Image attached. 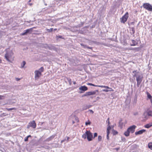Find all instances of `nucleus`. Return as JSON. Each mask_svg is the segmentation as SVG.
I'll return each instance as SVG.
<instances>
[{
  "label": "nucleus",
  "mask_w": 152,
  "mask_h": 152,
  "mask_svg": "<svg viewBox=\"0 0 152 152\" xmlns=\"http://www.w3.org/2000/svg\"><path fill=\"white\" fill-rule=\"evenodd\" d=\"M133 73L134 74L133 77H136L137 82V85L138 87L142 81V77L140 75L139 72H137L136 71H133Z\"/></svg>",
  "instance_id": "obj_1"
},
{
  "label": "nucleus",
  "mask_w": 152,
  "mask_h": 152,
  "mask_svg": "<svg viewBox=\"0 0 152 152\" xmlns=\"http://www.w3.org/2000/svg\"><path fill=\"white\" fill-rule=\"evenodd\" d=\"M9 50V49L8 48L6 50L7 52L5 54V57L8 61L11 62L13 60V57L12 56L13 55V53L11 50L8 52Z\"/></svg>",
  "instance_id": "obj_2"
},
{
  "label": "nucleus",
  "mask_w": 152,
  "mask_h": 152,
  "mask_svg": "<svg viewBox=\"0 0 152 152\" xmlns=\"http://www.w3.org/2000/svg\"><path fill=\"white\" fill-rule=\"evenodd\" d=\"M82 137L84 139H86L87 137L89 141H91L93 138L92 134L90 131H88L82 135Z\"/></svg>",
  "instance_id": "obj_3"
},
{
  "label": "nucleus",
  "mask_w": 152,
  "mask_h": 152,
  "mask_svg": "<svg viewBox=\"0 0 152 152\" xmlns=\"http://www.w3.org/2000/svg\"><path fill=\"white\" fill-rule=\"evenodd\" d=\"M129 17V13L128 12H126L125 14L121 18V22L124 23L126 21Z\"/></svg>",
  "instance_id": "obj_4"
},
{
  "label": "nucleus",
  "mask_w": 152,
  "mask_h": 152,
  "mask_svg": "<svg viewBox=\"0 0 152 152\" xmlns=\"http://www.w3.org/2000/svg\"><path fill=\"white\" fill-rule=\"evenodd\" d=\"M143 7L144 8L149 11H152V6L148 3L144 4Z\"/></svg>",
  "instance_id": "obj_5"
},
{
  "label": "nucleus",
  "mask_w": 152,
  "mask_h": 152,
  "mask_svg": "<svg viewBox=\"0 0 152 152\" xmlns=\"http://www.w3.org/2000/svg\"><path fill=\"white\" fill-rule=\"evenodd\" d=\"M36 124L35 123V121H33L29 123L28 124L27 126V128H29L30 127H31L35 129L36 128Z\"/></svg>",
  "instance_id": "obj_6"
},
{
  "label": "nucleus",
  "mask_w": 152,
  "mask_h": 152,
  "mask_svg": "<svg viewBox=\"0 0 152 152\" xmlns=\"http://www.w3.org/2000/svg\"><path fill=\"white\" fill-rule=\"evenodd\" d=\"M79 90L81 91L79 92V93L80 94H81L87 90L88 88L86 86H81V87H79Z\"/></svg>",
  "instance_id": "obj_7"
},
{
  "label": "nucleus",
  "mask_w": 152,
  "mask_h": 152,
  "mask_svg": "<svg viewBox=\"0 0 152 152\" xmlns=\"http://www.w3.org/2000/svg\"><path fill=\"white\" fill-rule=\"evenodd\" d=\"M35 78L36 80L39 79V77L42 74L39 71L36 70L34 72Z\"/></svg>",
  "instance_id": "obj_8"
},
{
  "label": "nucleus",
  "mask_w": 152,
  "mask_h": 152,
  "mask_svg": "<svg viewBox=\"0 0 152 152\" xmlns=\"http://www.w3.org/2000/svg\"><path fill=\"white\" fill-rule=\"evenodd\" d=\"M136 126L135 125H132L128 128L127 129L129 131L130 133H133L135 131V129Z\"/></svg>",
  "instance_id": "obj_9"
},
{
  "label": "nucleus",
  "mask_w": 152,
  "mask_h": 152,
  "mask_svg": "<svg viewBox=\"0 0 152 152\" xmlns=\"http://www.w3.org/2000/svg\"><path fill=\"white\" fill-rule=\"evenodd\" d=\"M32 30V28L27 29L23 31V32L22 34V35H25L28 33H31V31Z\"/></svg>",
  "instance_id": "obj_10"
},
{
  "label": "nucleus",
  "mask_w": 152,
  "mask_h": 152,
  "mask_svg": "<svg viewBox=\"0 0 152 152\" xmlns=\"http://www.w3.org/2000/svg\"><path fill=\"white\" fill-rule=\"evenodd\" d=\"M96 93V91H89L86 92L83 95V96H89L90 95H94Z\"/></svg>",
  "instance_id": "obj_11"
},
{
  "label": "nucleus",
  "mask_w": 152,
  "mask_h": 152,
  "mask_svg": "<svg viewBox=\"0 0 152 152\" xmlns=\"http://www.w3.org/2000/svg\"><path fill=\"white\" fill-rule=\"evenodd\" d=\"M56 136V134L52 135L45 140L44 142H49V141H52Z\"/></svg>",
  "instance_id": "obj_12"
},
{
  "label": "nucleus",
  "mask_w": 152,
  "mask_h": 152,
  "mask_svg": "<svg viewBox=\"0 0 152 152\" xmlns=\"http://www.w3.org/2000/svg\"><path fill=\"white\" fill-rule=\"evenodd\" d=\"M145 131V129H142L138 131V132H135V135H138V134H142Z\"/></svg>",
  "instance_id": "obj_13"
},
{
  "label": "nucleus",
  "mask_w": 152,
  "mask_h": 152,
  "mask_svg": "<svg viewBox=\"0 0 152 152\" xmlns=\"http://www.w3.org/2000/svg\"><path fill=\"white\" fill-rule=\"evenodd\" d=\"M149 116L147 112H145L143 115V118H145V119H147L149 117Z\"/></svg>",
  "instance_id": "obj_14"
},
{
  "label": "nucleus",
  "mask_w": 152,
  "mask_h": 152,
  "mask_svg": "<svg viewBox=\"0 0 152 152\" xmlns=\"http://www.w3.org/2000/svg\"><path fill=\"white\" fill-rule=\"evenodd\" d=\"M91 107V105H86L84 106V107L83 108V110H86L87 109H88L90 108Z\"/></svg>",
  "instance_id": "obj_15"
},
{
  "label": "nucleus",
  "mask_w": 152,
  "mask_h": 152,
  "mask_svg": "<svg viewBox=\"0 0 152 152\" xmlns=\"http://www.w3.org/2000/svg\"><path fill=\"white\" fill-rule=\"evenodd\" d=\"M108 89H109V90H107V89H103L102 91L105 92H107L108 91H113V90L112 89L110 88H108Z\"/></svg>",
  "instance_id": "obj_16"
},
{
  "label": "nucleus",
  "mask_w": 152,
  "mask_h": 152,
  "mask_svg": "<svg viewBox=\"0 0 152 152\" xmlns=\"http://www.w3.org/2000/svg\"><path fill=\"white\" fill-rule=\"evenodd\" d=\"M152 126V124H147L145 126V127L147 128H149Z\"/></svg>",
  "instance_id": "obj_17"
},
{
  "label": "nucleus",
  "mask_w": 152,
  "mask_h": 152,
  "mask_svg": "<svg viewBox=\"0 0 152 152\" xmlns=\"http://www.w3.org/2000/svg\"><path fill=\"white\" fill-rule=\"evenodd\" d=\"M129 131L127 129V131L124 132V134L126 136L128 137L129 135Z\"/></svg>",
  "instance_id": "obj_18"
},
{
  "label": "nucleus",
  "mask_w": 152,
  "mask_h": 152,
  "mask_svg": "<svg viewBox=\"0 0 152 152\" xmlns=\"http://www.w3.org/2000/svg\"><path fill=\"white\" fill-rule=\"evenodd\" d=\"M26 64V62L24 61H23L21 64V68H24V66Z\"/></svg>",
  "instance_id": "obj_19"
},
{
  "label": "nucleus",
  "mask_w": 152,
  "mask_h": 152,
  "mask_svg": "<svg viewBox=\"0 0 152 152\" xmlns=\"http://www.w3.org/2000/svg\"><path fill=\"white\" fill-rule=\"evenodd\" d=\"M148 146L149 148L152 150V142L149 143L148 144Z\"/></svg>",
  "instance_id": "obj_20"
},
{
  "label": "nucleus",
  "mask_w": 152,
  "mask_h": 152,
  "mask_svg": "<svg viewBox=\"0 0 152 152\" xmlns=\"http://www.w3.org/2000/svg\"><path fill=\"white\" fill-rule=\"evenodd\" d=\"M107 126L108 127L107 129V132H108L109 133H110V131L111 129L110 126V125H107Z\"/></svg>",
  "instance_id": "obj_21"
},
{
  "label": "nucleus",
  "mask_w": 152,
  "mask_h": 152,
  "mask_svg": "<svg viewBox=\"0 0 152 152\" xmlns=\"http://www.w3.org/2000/svg\"><path fill=\"white\" fill-rule=\"evenodd\" d=\"M98 86L99 87L105 88H110V87L108 86Z\"/></svg>",
  "instance_id": "obj_22"
},
{
  "label": "nucleus",
  "mask_w": 152,
  "mask_h": 152,
  "mask_svg": "<svg viewBox=\"0 0 152 152\" xmlns=\"http://www.w3.org/2000/svg\"><path fill=\"white\" fill-rule=\"evenodd\" d=\"M119 125L121 128H122L123 125V123L122 122V120H121L119 122Z\"/></svg>",
  "instance_id": "obj_23"
},
{
  "label": "nucleus",
  "mask_w": 152,
  "mask_h": 152,
  "mask_svg": "<svg viewBox=\"0 0 152 152\" xmlns=\"http://www.w3.org/2000/svg\"><path fill=\"white\" fill-rule=\"evenodd\" d=\"M132 44H131V46H134L136 45V44L135 43V41L134 40H132Z\"/></svg>",
  "instance_id": "obj_24"
},
{
  "label": "nucleus",
  "mask_w": 152,
  "mask_h": 152,
  "mask_svg": "<svg viewBox=\"0 0 152 152\" xmlns=\"http://www.w3.org/2000/svg\"><path fill=\"white\" fill-rule=\"evenodd\" d=\"M16 108L15 107H13L11 108H7L6 110L8 111L12 110H16Z\"/></svg>",
  "instance_id": "obj_25"
},
{
  "label": "nucleus",
  "mask_w": 152,
  "mask_h": 152,
  "mask_svg": "<svg viewBox=\"0 0 152 152\" xmlns=\"http://www.w3.org/2000/svg\"><path fill=\"white\" fill-rule=\"evenodd\" d=\"M29 137H31V136L30 135L28 136L27 137L25 138L24 141L25 142L27 141L28 140V138Z\"/></svg>",
  "instance_id": "obj_26"
},
{
  "label": "nucleus",
  "mask_w": 152,
  "mask_h": 152,
  "mask_svg": "<svg viewBox=\"0 0 152 152\" xmlns=\"http://www.w3.org/2000/svg\"><path fill=\"white\" fill-rule=\"evenodd\" d=\"M67 80L68 81L70 85H71L72 83L71 79L70 78H67Z\"/></svg>",
  "instance_id": "obj_27"
},
{
  "label": "nucleus",
  "mask_w": 152,
  "mask_h": 152,
  "mask_svg": "<svg viewBox=\"0 0 152 152\" xmlns=\"http://www.w3.org/2000/svg\"><path fill=\"white\" fill-rule=\"evenodd\" d=\"M147 96L148 98H149L151 99V100H152L151 99V95L148 93H147Z\"/></svg>",
  "instance_id": "obj_28"
},
{
  "label": "nucleus",
  "mask_w": 152,
  "mask_h": 152,
  "mask_svg": "<svg viewBox=\"0 0 152 152\" xmlns=\"http://www.w3.org/2000/svg\"><path fill=\"white\" fill-rule=\"evenodd\" d=\"M38 71H39V72H41V73L43 72L44 71V68L43 67H41Z\"/></svg>",
  "instance_id": "obj_29"
},
{
  "label": "nucleus",
  "mask_w": 152,
  "mask_h": 152,
  "mask_svg": "<svg viewBox=\"0 0 152 152\" xmlns=\"http://www.w3.org/2000/svg\"><path fill=\"white\" fill-rule=\"evenodd\" d=\"M102 137L101 136L99 135L98 137V140L99 141H101L102 140Z\"/></svg>",
  "instance_id": "obj_30"
},
{
  "label": "nucleus",
  "mask_w": 152,
  "mask_h": 152,
  "mask_svg": "<svg viewBox=\"0 0 152 152\" xmlns=\"http://www.w3.org/2000/svg\"><path fill=\"white\" fill-rule=\"evenodd\" d=\"M113 133L114 135H115L118 133V132L115 130H113Z\"/></svg>",
  "instance_id": "obj_31"
},
{
  "label": "nucleus",
  "mask_w": 152,
  "mask_h": 152,
  "mask_svg": "<svg viewBox=\"0 0 152 152\" xmlns=\"http://www.w3.org/2000/svg\"><path fill=\"white\" fill-rule=\"evenodd\" d=\"M88 85H90V86H98L95 85L94 84L91 83H88Z\"/></svg>",
  "instance_id": "obj_32"
},
{
  "label": "nucleus",
  "mask_w": 152,
  "mask_h": 152,
  "mask_svg": "<svg viewBox=\"0 0 152 152\" xmlns=\"http://www.w3.org/2000/svg\"><path fill=\"white\" fill-rule=\"evenodd\" d=\"M53 28H51L50 29H47V31H48V32H51L53 31Z\"/></svg>",
  "instance_id": "obj_33"
},
{
  "label": "nucleus",
  "mask_w": 152,
  "mask_h": 152,
  "mask_svg": "<svg viewBox=\"0 0 152 152\" xmlns=\"http://www.w3.org/2000/svg\"><path fill=\"white\" fill-rule=\"evenodd\" d=\"M106 122L108 123L107 125H110V122L109 121V118H107L106 121Z\"/></svg>",
  "instance_id": "obj_34"
},
{
  "label": "nucleus",
  "mask_w": 152,
  "mask_h": 152,
  "mask_svg": "<svg viewBox=\"0 0 152 152\" xmlns=\"http://www.w3.org/2000/svg\"><path fill=\"white\" fill-rule=\"evenodd\" d=\"M110 133H109L108 132H107V140H109V134Z\"/></svg>",
  "instance_id": "obj_35"
},
{
  "label": "nucleus",
  "mask_w": 152,
  "mask_h": 152,
  "mask_svg": "<svg viewBox=\"0 0 152 152\" xmlns=\"http://www.w3.org/2000/svg\"><path fill=\"white\" fill-rule=\"evenodd\" d=\"M97 135V134L96 133H95L94 134V137L93 138H94L95 137H96Z\"/></svg>",
  "instance_id": "obj_36"
},
{
  "label": "nucleus",
  "mask_w": 152,
  "mask_h": 152,
  "mask_svg": "<svg viewBox=\"0 0 152 152\" xmlns=\"http://www.w3.org/2000/svg\"><path fill=\"white\" fill-rule=\"evenodd\" d=\"M91 124V123L90 122H86L85 123V124L86 125H90Z\"/></svg>",
  "instance_id": "obj_37"
},
{
  "label": "nucleus",
  "mask_w": 152,
  "mask_h": 152,
  "mask_svg": "<svg viewBox=\"0 0 152 152\" xmlns=\"http://www.w3.org/2000/svg\"><path fill=\"white\" fill-rule=\"evenodd\" d=\"M132 31L133 32V33H134L135 32V30H134V28H132Z\"/></svg>",
  "instance_id": "obj_38"
},
{
  "label": "nucleus",
  "mask_w": 152,
  "mask_h": 152,
  "mask_svg": "<svg viewBox=\"0 0 152 152\" xmlns=\"http://www.w3.org/2000/svg\"><path fill=\"white\" fill-rule=\"evenodd\" d=\"M89 111L91 113H92V114L93 113H94V112L93 111L91 110H89Z\"/></svg>",
  "instance_id": "obj_39"
},
{
  "label": "nucleus",
  "mask_w": 152,
  "mask_h": 152,
  "mask_svg": "<svg viewBox=\"0 0 152 152\" xmlns=\"http://www.w3.org/2000/svg\"><path fill=\"white\" fill-rule=\"evenodd\" d=\"M66 141V139H64V140H62L61 141V143H62L63 142H64L65 141Z\"/></svg>",
  "instance_id": "obj_40"
},
{
  "label": "nucleus",
  "mask_w": 152,
  "mask_h": 152,
  "mask_svg": "<svg viewBox=\"0 0 152 152\" xmlns=\"http://www.w3.org/2000/svg\"><path fill=\"white\" fill-rule=\"evenodd\" d=\"M67 137V139H66V141L67 142H68L69 141V137Z\"/></svg>",
  "instance_id": "obj_41"
},
{
  "label": "nucleus",
  "mask_w": 152,
  "mask_h": 152,
  "mask_svg": "<svg viewBox=\"0 0 152 152\" xmlns=\"http://www.w3.org/2000/svg\"><path fill=\"white\" fill-rule=\"evenodd\" d=\"M4 96L2 95H0V99H2V97H3Z\"/></svg>",
  "instance_id": "obj_42"
},
{
  "label": "nucleus",
  "mask_w": 152,
  "mask_h": 152,
  "mask_svg": "<svg viewBox=\"0 0 152 152\" xmlns=\"http://www.w3.org/2000/svg\"><path fill=\"white\" fill-rule=\"evenodd\" d=\"M16 79L17 81H18L20 80V79L18 78H16Z\"/></svg>",
  "instance_id": "obj_43"
},
{
  "label": "nucleus",
  "mask_w": 152,
  "mask_h": 152,
  "mask_svg": "<svg viewBox=\"0 0 152 152\" xmlns=\"http://www.w3.org/2000/svg\"><path fill=\"white\" fill-rule=\"evenodd\" d=\"M86 47L87 48H89V49H91L92 48V47Z\"/></svg>",
  "instance_id": "obj_44"
},
{
  "label": "nucleus",
  "mask_w": 152,
  "mask_h": 152,
  "mask_svg": "<svg viewBox=\"0 0 152 152\" xmlns=\"http://www.w3.org/2000/svg\"><path fill=\"white\" fill-rule=\"evenodd\" d=\"M73 84H75H75H76V82H75V81H74V82H73Z\"/></svg>",
  "instance_id": "obj_45"
},
{
  "label": "nucleus",
  "mask_w": 152,
  "mask_h": 152,
  "mask_svg": "<svg viewBox=\"0 0 152 152\" xmlns=\"http://www.w3.org/2000/svg\"><path fill=\"white\" fill-rule=\"evenodd\" d=\"M119 148H116V149L117 150V151H118L119 150Z\"/></svg>",
  "instance_id": "obj_46"
},
{
  "label": "nucleus",
  "mask_w": 152,
  "mask_h": 152,
  "mask_svg": "<svg viewBox=\"0 0 152 152\" xmlns=\"http://www.w3.org/2000/svg\"><path fill=\"white\" fill-rule=\"evenodd\" d=\"M1 60L0 59V63H1Z\"/></svg>",
  "instance_id": "obj_47"
},
{
  "label": "nucleus",
  "mask_w": 152,
  "mask_h": 152,
  "mask_svg": "<svg viewBox=\"0 0 152 152\" xmlns=\"http://www.w3.org/2000/svg\"><path fill=\"white\" fill-rule=\"evenodd\" d=\"M43 123H44V122H42L41 123V125Z\"/></svg>",
  "instance_id": "obj_48"
},
{
  "label": "nucleus",
  "mask_w": 152,
  "mask_h": 152,
  "mask_svg": "<svg viewBox=\"0 0 152 152\" xmlns=\"http://www.w3.org/2000/svg\"><path fill=\"white\" fill-rule=\"evenodd\" d=\"M59 38H61V36H59Z\"/></svg>",
  "instance_id": "obj_49"
},
{
  "label": "nucleus",
  "mask_w": 152,
  "mask_h": 152,
  "mask_svg": "<svg viewBox=\"0 0 152 152\" xmlns=\"http://www.w3.org/2000/svg\"><path fill=\"white\" fill-rule=\"evenodd\" d=\"M30 5H32V4H30Z\"/></svg>",
  "instance_id": "obj_50"
},
{
  "label": "nucleus",
  "mask_w": 152,
  "mask_h": 152,
  "mask_svg": "<svg viewBox=\"0 0 152 152\" xmlns=\"http://www.w3.org/2000/svg\"><path fill=\"white\" fill-rule=\"evenodd\" d=\"M45 5H47V4H45Z\"/></svg>",
  "instance_id": "obj_51"
},
{
  "label": "nucleus",
  "mask_w": 152,
  "mask_h": 152,
  "mask_svg": "<svg viewBox=\"0 0 152 152\" xmlns=\"http://www.w3.org/2000/svg\"><path fill=\"white\" fill-rule=\"evenodd\" d=\"M83 45V44H81V45Z\"/></svg>",
  "instance_id": "obj_52"
}]
</instances>
